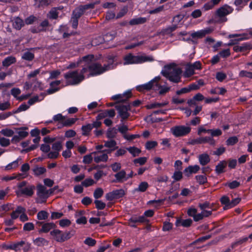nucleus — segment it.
<instances>
[{
	"label": "nucleus",
	"mask_w": 252,
	"mask_h": 252,
	"mask_svg": "<svg viewBox=\"0 0 252 252\" xmlns=\"http://www.w3.org/2000/svg\"><path fill=\"white\" fill-rule=\"evenodd\" d=\"M94 56L93 55H89L84 56L82 58V62L86 63L88 70L87 73L89 72L88 76H96L100 75L104 72L112 69L116 66V64L114 63V58L110 57L109 58L108 63L104 64L103 66L97 62H93Z\"/></svg>",
	"instance_id": "nucleus-1"
},
{
	"label": "nucleus",
	"mask_w": 252,
	"mask_h": 252,
	"mask_svg": "<svg viewBox=\"0 0 252 252\" xmlns=\"http://www.w3.org/2000/svg\"><path fill=\"white\" fill-rule=\"evenodd\" d=\"M160 79L159 76H157L148 83L137 87V89L139 91L150 90L159 91L160 94H164L170 90V87L166 85H161V83L160 82Z\"/></svg>",
	"instance_id": "nucleus-2"
},
{
	"label": "nucleus",
	"mask_w": 252,
	"mask_h": 252,
	"mask_svg": "<svg viewBox=\"0 0 252 252\" xmlns=\"http://www.w3.org/2000/svg\"><path fill=\"white\" fill-rule=\"evenodd\" d=\"M182 73V71L180 68L170 65H165L164 70L161 72L163 76L174 83L181 82Z\"/></svg>",
	"instance_id": "nucleus-3"
},
{
	"label": "nucleus",
	"mask_w": 252,
	"mask_h": 252,
	"mask_svg": "<svg viewBox=\"0 0 252 252\" xmlns=\"http://www.w3.org/2000/svg\"><path fill=\"white\" fill-rule=\"evenodd\" d=\"M87 68H83L81 70L69 71L64 74V77L68 85H75L79 84L84 79V75L87 74Z\"/></svg>",
	"instance_id": "nucleus-4"
},
{
	"label": "nucleus",
	"mask_w": 252,
	"mask_h": 252,
	"mask_svg": "<svg viewBox=\"0 0 252 252\" xmlns=\"http://www.w3.org/2000/svg\"><path fill=\"white\" fill-rule=\"evenodd\" d=\"M123 60L124 65L138 64L153 61V59L152 57L146 56H135L131 53H129L125 56Z\"/></svg>",
	"instance_id": "nucleus-5"
},
{
	"label": "nucleus",
	"mask_w": 252,
	"mask_h": 252,
	"mask_svg": "<svg viewBox=\"0 0 252 252\" xmlns=\"http://www.w3.org/2000/svg\"><path fill=\"white\" fill-rule=\"evenodd\" d=\"M49 192L46 188L42 185H39L37 186V195L36 202L37 203H43L46 201L49 197Z\"/></svg>",
	"instance_id": "nucleus-6"
},
{
	"label": "nucleus",
	"mask_w": 252,
	"mask_h": 252,
	"mask_svg": "<svg viewBox=\"0 0 252 252\" xmlns=\"http://www.w3.org/2000/svg\"><path fill=\"white\" fill-rule=\"evenodd\" d=\"M170 130L175 137H181L189 134L191 131V128L189 126L180 125L173 126Z\"/></svg>",
	"instance_id": "nucleus-7"
},
{
	"label": "nucleus",
	"mask_w": 252,
	"mask_h": 252,
	"mask_svg": "<svg viewBox=\"0 0 252 252\" xmlns=\"http://www.w3.org/2000/svg\"><path fill=\"white\" fill-rule=\"evenodd\" d=\"M50 234L54 237V239L58 242H63L70 238L69 232H63L59 229H54L50 232Z\"/></svg>",
	"instance_id": "nucleus-8"
},
{
	"label": "nucleus",
	"mask_w": 252,
	"mask_h": 252,
	"mask_svg": "<svg viewBox=\"0 0 252 252\" xmlns=\"http://www.w3.org/2000/svg\"><path fill=\"white\" fill-rule=\"evenodd\" d=\"M233 9L228 5H224L219 8L216 12V15L221 18V22H226L227 18L225 16L232 12Z\"/></svg>",
	"instance_id": "nucleus-9"
},
{
	"label": "nucleus",
	"mask_w": 252,
	"mask_h": 252,
	"mask_svg": "<svg viewBox=\"0 0 252 252\" xmlns=\"http://www.w3.org/2000/svg\"><path fill=\"white\" fill-rule=\"evenodd\" d=\"M204 143H208L210 145L214 146L216 144V141L213 137L210 136L199 137L196 139H192L189 141V144L191 145L201 144Z\"/></svg>",
	"instance_id": "nucleus-10"
},
{
	"label": "nucleus",
	"mask_w": 252,
	"mask_h": 252,
	"mask_svg": "<svg viewBox=\"0 0 252 252\" xmlns=\"http://www.w3.org/2000/svg\"><path fill=\"white\" fill-rule=\"evenodd\" d=\"M125 195V191L123 189H116L107 193L105 195V198L108 201H112L115 199L120 198Z\"/></svg>",
	"instance_id": "nucleus-11"
},
{
	"label": "nucleus",
	"mask_w": 252,
	"mask_h": 252,
	"mask_svg": "<svg viewBox=\"0 0 252 252\" xmlns=\"http://www.w3.org/2000/svg\"><path fill=\"white\" fill-rule=\"evenodd\" d=\"M116 109L118 110L119 114L123 120L127 119L129 114L128 111L129 110V105H123L121 104H117L115 106Z\"/></svg>",
	"instance_id": "nucleus-12"
},
{
	"label": "nucleus",
	"mask_w": 252,
	"mask_h": 252,
	"mask_svg": "<svg viewBox=\"0 0 252 252\" xmlns=\"http://www.w3.org/2000/svg\"><path fill=\"white\" fill-rule=\"evenodd\" d=\"M34 189V186L29 185L22 189H20V190H16L15 193L18 196H21L22 195L32 196L33 194Z\"/></svg>",
	"instance_id": "nucleus-13"
},
{
	"label": "nucleus",
	"mask_w": 252,
	"mask_h": 252,
	"mask_svg": "<svg viewBox=\"0 0 252 252\" xmlns=\"http://www.w3.org/2000/svg\"><path fill=\"white\" fill-rule=\"evenodd\" d=\"M92 154H94V159L96 163L106 162L108 159L107 154L104 153L103 151H98L97 152H92Z\"/></svg>",
	"instance_id": "nucleus-14"
},
{
	"label": "nucleus",
	"mask_w": 252,
	"mask_h": 252,
	"mask_svg": "<svg viewBox=\"0 0 252 252\" xmlns=\"http://www.w3.org/2000/svg\"><path fill=\"white\" fill-rule=\"evenodd\" d=\"M212 30L209 28H206L203 30L198 31L195 32H193L191 34V36L192 38H202L205 36L206 34L211 33Z\"/></svg>",
	"instance_id": "nucleus-15"
},
{
	"label": "nucleus",
	"mask_w": 252,
	"mask_h": 252,
	"mask_svg": "<svg viewBox=\"0 0 252 252\" xmlns=\"http://www.w3.org/2000/svg\"><path fill=\"white\" fill-rule=\"evenodd\" d=\"M115 180H113L114 183H123L127 180L126 173L124 170H122L114 175Z\"/></svg>",
	"instance_id": "nucleus-16"
},
{
	"label": "nucleus",
	"mask_w": 252,
	"mask_h": 252,
	"mask_svg": "<svg viewBox=\"0 0 252 252\" xmlns=\"http://www.w3.org/2000/svg\"><path fill=\"white\" fill-rule=\"evenodd\" d=\"M85 214V211L83 210H80L77 211L75 214V217L76 218V222L77 224H86L87 223V219L85 217L83 216Z\"/></svg>",
	"instance_id": "nucleus-17"
},
{
	"label": "nucleus",
	"mask_w": 252,
	"mask_h": 252,
	"mask_svg": "<svg viewBox=\"0 0 252 252\" xmlns=\"http://www.w3.org/2000/svg\"><path fill=\"white\" fill-rule=\"evenodd\" d=\"M130 92H126L123 94H118L112 96L114 100H118L119 102H125L131 96Z\"/></svg>",
	"instance_id": "nucleus-18"
},
{
	"label": "nucleus",
	"mask_w": 252,
	"mask_h": 252,
	"mask_svg": "<svg viewBox=\"0 0 252 252\" xmlns=\"http://www.w3.org/2000/svg\"><path fill=\"white\" fill-rule=\"evenodd\" d=\"M200 169V167L198 165H190L185 169L184 172L186 176L189 177L192 173H197Z\"/></svg>",
	"instance_id": "nucleus-19"
},
{
	"label": "nucleus",
	"mask_w": 252,
	"mask_h": 252,
	"mask_svg": "<svg viewBox=\"0 0 252 252\" xmlns=\"http://www.w3.org/2000/svg\"><path fill=\"white\" fill-rule=\"evenodd\" d=\"M56 226L54 222H46L42 225V227L38 230L39 233H47Z\"/></svg>",
	"instance_id": "nucleus-20"
},
{
	"label": "nucleus",
	"mask_w": 252,
	"mask_h": 252,
	"mask_svg": "<svg viewBox=\"0 0 252 252\" xmlns=\"http://www.w3.org/2000/svg\"><path fill=\"white\" fill-rule=\"evenodd\" d=\"M16 62V59L15 57L10 56L5 58L2 62V65L3 67H8L12 64Z\"/></svg>",
	"instance_id": "nucleus-21"
},
{
	"label": "nucleus",
	"mask_w": 252,
	"mask_h": 252,
	"mask_svg": "<svg viewBox=\"0 0 252 252\" xmlns=\"http://www.w3.org/2000/svg\"><path fill=\"white\" fill-rule=\"evenodd\" d=\"M61 83L60 80H57L55 81H53L50 83V88L47 90V92L48 94H52L57 91H58L60 89L59 87H55V86H58Z\"/></svg>",
	"instance_id": "nucleus-22"
},
{
	"label": "nucleus",
	"mask_w": 252,
	"mask_h": 252,
	"mask_svg": "<svg viewBox=\"0 0 252 252\" xmlns=\"http://www.w3.org/2000/svg\"><path fill=\"white\" fill-rule=\"evenodd\" d=\"M251 46L248 43H245L241 45H235L233 47V50L236 52H244L251 49Z\"/></svg>",
	"instance_id": "nucleus-23"
},
{
	"label": "nucleus",
	"mask_w": 252,
	"mask_h": 252,
	"mask_svg": "<svg viewBox=\"0 0 252 252\" xmlns=\"http://www.w3.org/2000/svg\"><path fill=\"white\" fill-rule=\"evenodd\" d=\"M131 221L136 223L137 224L142 223H148L149 222V220L144 216H133L131 217Z\"/></svg>",
	"instance_id": "nucleus-24"
},
{
	"label": "nucleus",
	"mask_w": 252,
	"mask_h": 252,
	"mask_svg": "<svg viewBox=\"0 0 252 252\" xmlns=\"http://www.w3.org/2000/svg\"><path fill=\"white\" fill-rule=\"evenodd\" d=\"M198 160L200 164L204 166L210 162V158L208 154L206 153H203L199 155Z\"/></svg>",
	"instance_id": "nucleus-25"
},
{
	"label": "nucleus",
	"mask_w": 252,
	"mask_h": 252,
	"mask_svg": "<svg viewBox=\"0 0 252 252\" xmlns=\"http://www.w3.org/2000/svg\"><path fill=\"white\" fill-rule=\"evenodd\" d=\"M12 23L13 28L17 30H20L24 25L23 20L18 17L13 19Z\"/></svg>",
	"instance_id": "nucleus-26"
},
{
	"label": "nucleus",
	"mask_w": 252,
	"mask_h": 252,
	"mask_svg": "<svg viewBox=\"0 0 252 252\" xmlns=\"http://www.w3.org/2000/svg\"><path fill=\"white\" fill-rule=\"evenodd\" d=\"M146 20L147 19L145 17H138L131 19L128 23L131 26H134L144 24L146 22Z\"/></svg>",
	"instance_id": "nucleus-27"
},
{
	"label": "nucleus",
	"mask_w": 252,
	"mask_h": 252,
	"mask_svg": "<svg viewBox=\"0 0 252 252\" xmlns=\"http://www.w3.org/2000/svg\"><path fill=\"white\" fill-rule=\"evenodd\" d=\"M192 221L191 219H186V220H180L178 219L176 220L175 224L177 226H179L180 225H182L184 227H189L192 223Z\"/></svg>",
	"instance_id": "nucleus-28"
},
{
	"label": "nucleus",
	"mask_w": 252,
	"mask_h": 252,
	"mask_svg": "<svg viewBox=\"0 0 252 252\" xmlns=\"http://www.w3.org/2000/svg\"><path fill=\"white\" fill-rule=\"evenodd\" d=\"M34 6L36 7H41L49 5L54 0H34Z\"/></svg>",
	"instance_id": "nucleus-29"
},
{
	"label": "nucleus",
	"mask_w": 252,
	"mask_h": 252,
	"mask_svg": "<svg viewBox=\"0 0 252 252\" xmlns=\"http://www.w3.org/2000/svg\"><path fill=\"white\" fill-rule=\"evenodd\" d=\"M227 162L225 160L220 161L218 164L216 166L215 171L218 174H220L223 173L224 170V168L226 166Z\"/></svg>",
	"instance_id": "nucleus-30"
},
{
	"label": "nucleus",
	"mask_w": 252,
	"mask_h": 252,
	"mask_svg": "<svg viewBox=\"0 0 252 252\" xmlns=\"http://www.w3.org/2000/svg\"><path fill=\"white\" fill-rule=\"evenodd\" d=\"M33 243L38 247H43L48 245V241L42 237H38L33 240Z\"/></svg>",
	"instance_id": "nucleus-31"
},
{
	"label": "nucleus",
	"mask_w": 252,
	"mask_h": 252,
	"mask_svg": "<svg viewBox=\"0 0 252 252\" xmlns=\"http://www.w3.org/2000/svg\"><path fill=\"white\" fill-rule=\"evenodd\" d=\"M21 160L22 158L20 157H19L16 160L7 164L5 166V170H10L11 169L17 168L19 165V162Z\"/></svg>",
	"instance_id": "nucleus-32"
},
{
	"label": "nucleus",
	"mask_w": 252,
	"mask_h": 252,
	"mask_svg": "<svg viewBox=\"0 0 252 252\" xmlns=\"http://www.w3.org/2000/svg\"><path fill=\"white\" fill-rule=\"evenodd\" d=\"M118 133V129L116 127L109 128L106 131V136L107 138L112 139L116 137Z\"/></svg>",
	"instance_id": "nucleus-33"
},
{
	"label": "nucleus",
	"mask_w": 252,
	"mask_h": 252,
	"mask_svg": "<svg viewBox=\"0 0 252 252\" xmlns=\"http://www.w3.org/2000/svg\"><path fill=\"white\" fill-rule=\"evenodd\" d=\"M45 96L44 94H41L39 96L36 95L33 96V97L30 98L28 103L29 104V105H32L33 104L36 102L40 101L43 99L44 97Z\"/></svg>",
	"instance_id": "nucleus-34"
},
{
	"label": "nucleus",
	"mask_w": 252,
	"mask_h": 252,
	"mask_svg": "<svg viewBox=\"0 0 252 252\" xmlns=\"http://www.w3.org/2000/svg\"><path fill=\"white\" fill-rule=\"evenodd\" d=\"M34 58V54L29 51L25 52L22 56V59L27 61H32L33 60Z\"/></svg>",
	"instance_id": "nucleus-35"
},
{
	"label": "nucleus",
	"mask_w": 252,
	"mask_h": 252,
	"mask_svg": "<svg viewBox=\"0 0 252 252\" xmlns=\"http://www.w3.org/2000/svg\"><path fill=\"white\" fill-rule=\"evenodd\" d=\"M99 1H96L94 2L90 3L87 4L80 5L79 7L81 9H82L83 13L85 12V11L88 9H93L95 5L99 4Z\"/></svg>",
	"instance_id": "nucleus-36"
},
{
	"label": "nucleus",
	"mask_w": 252,
	"mask_h": 252,
	"mask_svg": "<svg viewBox=\"0 0 252 252\" xmlns=\"http://www.w3.org/2000/svg\"><path fill=\"white\" fill-rule=\"evenodd\" d=\"M77 118H68L66 120H64L62 122L63 126L69 127L73 125L77 121Z\"/></svg>",
	"instance_id": "nucleus-37"
},
{
	"label": "nucleus",
	"mask_w": 252,
	"mask_h": 252,
	"mask_svg": "<svg viewBox=\"0 0 252 252\" xmlns=\"http://www.w3.org/2000/svg\"><path fill=\"white\" fill-rule=\"evenodd\" d=\"M168 102H164L161 103H158V102H155L151 104H150L149 105H147L146 106V107L148 109L155 108H160L163 107L164 106H166L167 105Z\"/></svg>",
	"instance_id": "nucleus-38"
},
{
	"label": "nucleus",
	"mask_w": 252,
	"mask_h": 252,
	"mask_svg": "<svg viewBox=\"0 0 252 252\" xmlns=\"http://www.w3.org/2000/svg\"><path fill=\"white\" fill-rule=\"evenodd\" d=\"M126 150L134 157L138 156L141 152V151L140 149H139L135 147H130L129 148H126Z\"/></svg>",
	"instance_id": "nucleus-39"
},
{
	"label": "nucleus",
	"mask_w": 252,
	"mask_h": 252,
	"mask_svg": "<svg viewBox=\"0 0 252 252\" xmlns=\"http://www.w3.org/2000/svg\"><path fill=\"white\" fill-rule=\"evenodd\" d=\"M92 129V127L91 126L90 124H88L87 125L83 126L81 127V129L82 130V135H88Z\"/></svg>",
	"instance_id": "nucleus-40"
},
{
	"label": "nucleus",
	"mask_w": 252,
	"mask_h": 252,
	"mask_svg": "<svg viewBox=\"0 0 252 252\" xmlns=\"http://www.w3.org/2000/svg\"><path fill=\"white\" fill-rule=\"evenodd\" d=\"M149 187V185L146 182H141L138 186V187L135 189V191L144 192Z\"/></svg>",
	"instance_id": "nucleus-41"
},
{
	"label": "nucleus",
	"mask_w": 252,
	"mask_h": 252,
	"mask_svg": "<svg viewBox=\"0 0 252 252\" xmlns=\"http://www.w3.org/2000/svg\"><path fill=\"white\" fill-rule=\"evenodd\" d=\"M116 142L114 140H111L109 141H104V146L108 148H113V150H115L118 148L116 146Z\"/></svg>",
	"instance_id": "nucleus-42"
},
{
	"label": "nucleus",
	"mask_w": 252,
	"mask_h": 252,
	"mask_svg": "<svg viewBox=\"0 0 252 252\" xmlns=\"http://www.w3.org/2000/svg\"><path fill=\"white\" fill-rule=\"evenodd\" d=\"M194 73V69H193L189 64H188L184 74V76L185 77H189L193 75Z\"/></svg>",
	"instance_id": "nucleus-43"
},
{
	"label": "nucleus",
	"mask_w": 252,
	"mask_h": 252,
	"mask_svg": "<svg viewBox=\"0 0 252 252\" xmlns=\"http://www.w3.org/2000/svg\"><path fill=\"white\" fill-rule=\"evenodd\" d=\"M26 129H27V128L26 127H20L18 129L17 134L22 139L26 137L29 134V133L25 131Z\"/></svg>",
	"instance_id": "nucleus-44"
},
{
	"label": "nucleus",
	"mask_w": 252,
	"mask_h": 252,
	"mask_svg": "<svg viewBox=\"0 0 252 252\" xmlns=\"http://www.w3.org/2000/svg\"><path fill=\"white\" fill-rule=\"evenodd\" d=\"M49 214L45 211H40L37 214V218L38 220H45L48 219Z\"/></svg>",
	"instance_id": "nucleus-45"
},
{
	"label": "nucleus",
	"mask_w": 252,
	"mask_h": 252,
	"mask_svg": "<svg viewBox=\"0 0 252 252\" xmlns=\"http://www.w3.org/2000/svg\"><path fill=\"white\" fill-rule=\"evenodd\" d=\"M33 171L36 176H39L44 174L46 171V169L43 167H35L33 169Z\"/></svg>",
	"instance_id": "nucleus-46"
},
{
	"label": "nucleus",
	"mask_w": 252,
	"mask_h": 252,
	"mask_svg": "<svg viewBox=\"0 0 252 252\" xmlns=\"http://www.w3.org/2000/svg\"><path fill=\"white\" fill-rule=\"evenodd\" d=\"M83 14L82 9L79 6L73 10L72 16L79 19Z\"/></svg>",
	"instance_id": "nucleus-47"
},
{
	"label": "nucleus",
	"mask_w": 252,
	"mask_h": 252,
	"mask_svg": "<svg viewBox=\"0 0 252 252\" xmlns=\"http://www.w3.org/2000/svg\"><path fill=\"white\" fill-rule=\"evenodd\" d=\"M177 28V25H173L163 30L162 32L164 34H169Z\"/></svg>",
	"instance_id": "nucleus-48"
},
{
	"label": "nucleus",
	"mask_w": 252,
	"mask_h": 252,
	"mask_svg": "<svg viewBox=\"0 0 252 252\" xmlns=\"http://www.w3.org/2000/svg\"><path fill=\"white\" fill-rule=\"evenodd\" d=\"M248 240V237H244L241 238L237 241H236L235 242L232 244L231 246V249H234L237 247L238 246L243 244V243L246 242Z\"/></svg>",
	"instance_id": "nucleus-49"
},
{
	"label": "nucleus",
	"mask_w": 252,
	"mask_h": 252,
	"mask_svg": "<svg viewBox=\"0 0 252 252\" xmlns=\"http://www.w3.org/2000/svg\"><path fill=\"white\" fill-rule=\"evenodd\" d=\"M158 145L157 142L155 141H149L145 144V148L148 150H150L153 148L157 147Z\"/></svg>",
	"instance_id": "nucleus-50"
},
{
	"label": "nucleus",
	"mask_w": 252,
	"mask_h": 252,
	"mask_svg": "<svg viewBox=\"0 0 252 252\" xmlns=\"http://www.w3.org/2000/svg\"><path fill=\"white\" fill-rule=\"evenodd\" d=\"M62 149V145L61 142L58 141L52 144V150L56 151L59 153L60 151Z\"/></svg>",
	"instance_id": "nucleus-51"
},
{
	"label": "nucleus",
	"mask_w": 252,
	"mask_h": 252,
	"mask_svg": "<svg viewBox=\"0 0 252 252\" xmlns=\"http://www.w3.org/2000/svg\"><path fill=\"white\" fill-rule=\"evenodd\" d=\"M147 158L146 157H141L139 158H135L133 160V163L134 164L137 165V164H139V165H142L144 164L147 161Z\"/></svg>",
	"instance_id": "nucleus-52"
},
{
	"label": "nucleus",
	"mask_w": 252,
	"mask_h": 252,
	"mask_svg": "<svg viewBox=\"0 0 252 252\" xmlns=\"http://www.w3.org/2000/svg\"><path fill=\"white\" fill-rule=\"evenodd\" d=\"M207 133H210L212 137L214 136H218L220 135L222 133V132L220 129H210L207 130Z\"/></svg>",
	"instance_id": "nucleus-53"
},
{
	"label": "nucleus",
	"mask_w": 252,
	"mask_h": 252,
	"mask_svg": "<svg viewBox=\"0 0 252 252\" xmlns=\"http://www.w3.org/2000/svg\"><path fill=\"white\" fill-rule=\"evenodd\" d=\"M239 76L240 77H247L249 79H252V72L241 70L239 72Z\"/></svg>",
	"instance_id": "nucleus-54"
},
{
	"label": "nucleus",
	"mask_w": 252,
	"mask_h": 252,
	"mask_svg": "<svg viewBox=\"0 0 252 252\" xmlns=\"http://www.w3.org/2000/svg\"><path fill=\"white\" fill-rule=\"evenodd\" d=\"M103 194V190L100 188L96 189L94 192V197L95 199L100 198Z\"/></svg>",
	"instance_id": "nucleus-55"
},
{
	"label": "nucleus",
	"mask_w": 252,
	"mask_h": 252,
	"mask_svg": "<svg viewBox=\"0 0 252 252\" xmlns=\"http://www.w3.org/2000/svg\"><path fill=\"white\" fill-rule=\"evenodd\" d=\"M0 133L5 136L11 137L13 135L14 132L13 130L8 128L3 129L0 131Z\"/></svg>",
	"instance_id": "nucleus-56"
},
{
	"label": "nucleus",
	"mask_w": 252,
	"mask_h": 252,
	"mask_svg": "<svg viewBox=\"0 0 252 252\" xmlns=\"http://www.w3.org/2000/svg\"><path fill=\"white\" fill-rule=\"evenodd\" d=\"M93 155L94 156V154H92V153L87 155L85 156L83 158V162L85 164H90L91 163V162L93 160Z\"/></svg>",
	"instance_id": "nucleus-57"
},
{
	"label": "nucleus",
	"mask_w": 252,
	"mask_h": 252,
	"mask_svg": "<svg viewBox=\"0 0 252 252\" xmlns=\"http://www.w3.org/2000/svg\"><path fill=\"white\" fill-rule=\"evenodd\" d=\"M195 178H196L197 182L199 184H201V185L205 184V183L207 182V178L204 175H197L195 176Z\"/></svg>",
	"instance_id": "nucleus-58"
},
{
	"label": "nucleus",
	"mask_w": 252,
	"mask_h": 252,
	"mask_svg": "<svg viewBox=\"0 0 252 252\" xmlns=\"http://www.w3.org/2000/svg\"><path fill=\"white\" fill-rule=\"evenodd\" d=\"M65 119V116H63L61 113L55 115L53 117V120L54 122H61L62 123Z\"/></svg>",
	"instance_id": "nucleus-59"
},
{
	"label": "nucleus",
	"mask_w": 252,
	"mask_h": 252,
	"mask_svg": "<svg viewBox=\"0 0 252 252\" xmlns=\"http://www.w3.org/2000/svg\"><path fill=\"white\" fill-rule=\"evenodd\" d=\"M10 144V141L9 139L4 137L0 138V145L2 147H7Z\"/></svg>",
	"instance_id": "nucleus-60"
},
{
	"label": "nucleus",
	"mask_w": 252,
	"mask_h": 252,
	"mask_svg": "<svg viewBox=\"0 0 252 252\" xmlns=\"http://www.w3.org/2000/svg\"><path fill=\"white\" fill-rule=\"evenodd\" d=\"M94 183V181L91 178L85 179L82 182V185L85 187H88L93 185Z\"/></svg>",
	"instance_id": "nucleus-61"
},
{
	"label": "nucleus",
	"mask_w": 252,
	"mask_h": 252,
	"mask_svg": "<svg viewBox=\"0 0 252 252\" xmlns=\"http://www.w3.org/2000/svg\"><path fill=\"white\" fill-rule=\"evenodd\" d=\"M238 141V139L237 137L236 136H233L229 137L227 140H226V144L227 145H233L236 143H237Z\"/></svg>",
	"instance_id": "nucleus-62"
},
{
	"label": "nucleus",
	"mask_w": 252,
	"mask_h": 252,
	"mask_svg": "<svg viewBox=\"0 0 252 252\" xmlns=\"http://www.w3.org/2000/svg\"><path fill=\"white\" fill-rule=\"evenodd\" d=\"M226 74L223 72H218L216 73V79L220 82L223 81L226 78Z\"/></svg>",
	"instance_id": "nucleus-63"
},
{
	"label": "nucleus",
	"mask_w": 252,
	"mask_h": 252,
	"mask_svg": "<svg viewBox=\"0 0 252 252\" xmlns=\"http://www.w3.org/2000/svg\"><path fill=\"white\" fill-rule=\"evenodd\" d=\"M94 202L95 204L96 208L97 209H99V210L103 209L106 206L105 203L103 202L101 200H95Z\"/></svg>",
	"instance_id": "nucleus-64"
}]
</instances>
